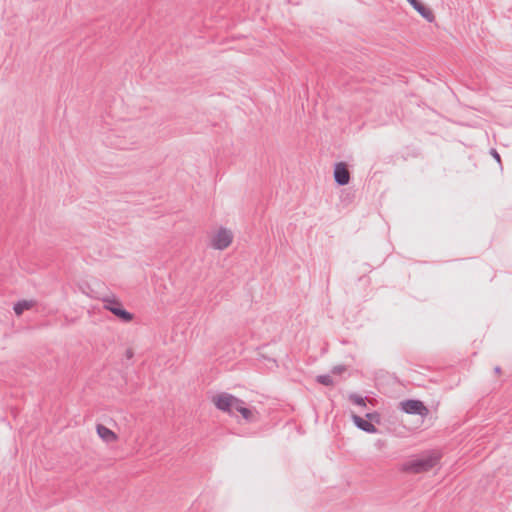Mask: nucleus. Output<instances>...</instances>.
<instances>
[{
	"instance_id": "obj_1",
	"label": "nucleus",
	"mask_w": 512,
	"mask_h": 512,
	"mask_svg": "<svg viewBox=\"0 0 512 512\" xmlns=\"http://www.w3.org/2000/svg\"><path fill=\"white\" fill-rule=\"evenodd\" d=\"M441 458L442 454L439 451L426 450L419 455L410 457L401 465L400 470L413 474L428 472L439 464Z\"/></svg>"
},
{
	"instance_id": "obj_2",
	"label": "nucleus",
	"mask_w": 512,
	"mask_h": 512,
	"mask_svg": "<svg viewBox=\"0 0 512 512\" xmlns=\"http://www.w3.org/2000/svg\"><path fill=\"white\" fill-rule=\"evenodd\" d=\"M102 302L103 308L111 312L122 323H130L133 320L134 314L125 309L118 298L106 296L102 298Z\"/></svg>"
},
{
	"instance_id": "obj_3",
	"label": "nucleus",
	"mask_w": 512,
	"mask_h": 512,
	"mask_svg": "<svg viewBox=\"0 0 512 512\" xmlns=\"http://www.w3.org/2000/svg\"><path fill=\"white\" fill-rule=\"evenodd\" d=\"M239 400L240 398L233 394L222 392L214 396L212 401L218 410L229 414L231 417H236L235 407L238 406Z\"/></svg>"
},
{
	"instance_id": "obj_4",
	"label": "nucleus",
	"mask_w": 512,
	"mask_h": 512,
	"mask_svg": "<svg viewBox=\"0 0 512 512\" xmlns=\"http://www.w3.org/2000/svg\"><path fill=\"white\" fill-rule=\"evenodd\" d=\"M399 409L406 414L421 417H425L429 413L427 406L419 399H405L399 403Z\"/></svg>"
},
{
	"instance_id": "obj_5",
	"label": "nucleus",
	"mask_w": 512,
	"mask_h": 512,
	"mask_svg": "<svg viewBox=\"0 0 512 512\" xmlns=\"http://www.w3.org/2000/svg\"><path fill=\"white\" fill-rule=\"evenodd\" d=\"M233 241V234L227 228L221 227L212 239V247L216 250H224Z\"/></svg>"
},
{
	"instance_id": "obj_6",
	"label": "nucleus",
	"mask_w": 512,
	"mask_h": 512,
	"mask_svg": "<svg viewBox=\"0 0 512 512\" xmlns=\"http://www.w3.org/2000/svg\"><path fill=\"white\" fill-rule=\"evenodd\" d=\"M333 176L337 185H347L350 182V172L348 170L347 164L343 161L335 163Z\"/></svg>"
},
{
	"instance_id": "obj_7",
	"label": "nucleus",
	"mask_w": 512,
	"mask_h": 512,
	"mask_svg": "<svg viewBox=\"0 0 512 512\" xmlns=\"http://www.w3.org/2000/svg\"><path fill=\"white\" fill-rule=\"evenodd\" d=\"M238 406L235 407L236 414L239 413L242 418L248 422H255L257 418V411L254 408L247 406L246 402L242 399L239 400Z\"/></svg>"
},
{
	"instance_id": "obj_8",
	"label": "nucleus",
	"mask_w": 512,
	"mask_h": 512,
	"mask_svg": "<svg viewBox=\"0 0 512 512\" xmlns=\"http://www.w3.org/2000/svg\"><path fill=\"white\" fill-rule=\"evenodd\" d=\"M407 2L429 23L435 21L432 10L420 0H407Z\"/></svg>"
},
{
	"instance_id": "obj_9",
	"label": "nucleus",
	"mask_w": 512,
	"mask_h": 512,
	"mask_svg": "<svg viewBox=\"0 0 512 512\" xmlns=\"http://www.w3.org/2000/svg\"><path fill=\"white\" fill-rule=\"evenodd\" d=\"M351 418H352L354 425L358 429H360L366 433H369V434H376L379 432V430L376 428V426L374 424L370 423L366 417L363 418L357 414H352Z\"/></svg>"
},
{
	"instance_id": "obj_10",
	"label": "nucleus",
	"mask_w": 512,
	"mask_h": 512,
	"mask_svg": "<svg viewBox=\"0 0 512 512\" xmlns=\"http://www.w3.org/2000/svg\"><path fill=\"white\" fill-rule=\"evenodd\" d=\"M96 432L98 436L106 443H112L117 440V434L112 431L110 428L106 427L103 424H97Z\"/></svg>"
},
{
	"instance_id": "obj_11",
	"label": "nucleus",
	"mask_w": 512,
	"mask_h": 512,
	"mask_svg": "<svg viewBox=\"0 0 512 512\" xmlns=\"http://www.w3.org/2000/svg\"><path fill=\"white\" fill-rule=\"evenodd\" d=\"M35 304L36 301L34 300H19L13 305V311L17 316H20L24 311L30 310Z\"/></svg>"
},
{
	"instance_id": "obj_12",
	"label": "nucleus",
	"mask_w": 512,
	"mask_h": 512,
	"mask_svg": "<svg viewBox=\"0 0 512 512\" xmlns=\"http://www.w3.org/2000/svg\"><path fill=\"white\" fill-rule=\"evenodd\" d=\"M349 400L357 406L366 407V398H364L356 393L349 394Z\"/></svg>"
},
{
	"instance_id": "obj_13",
	"label": "nucleus",
	"mask_w": 512,
	"mask_h": 512,
	"mask_svg": "<svg viewBox=\"0 0 512 512\" xmlns=\"http://www.w3.org/2000/svg\"><path fill=\"white\" fill-rule=\"evenodd\" d=\"M365 417L372 424H378L379 425L381 423V420H382L381 414L379 412H377V411L368 412V413L365 414Z\"/></svg>"
},
{
	"instance_id": "obj_14",
	"label": "nucleus",
	"mask_w": 512,
	"mask_h": 512,
	"mask_svg": "<svg viewBox=\"0 0 512 512\" xmlns=\"http://www.w3.org/2000/svg\"><path fill=\"white\" fill-rule=\"evenodd\" d=\"M316 382L324 386H331L333 385V378L329 374H322L316 377Z\"/></svg>"
},
{
	"instance_id": "obj_15",
	"label": "nucleus",
	"mask_w": 512,
	"mask_h": 512,
	"mask_svg": "<svg viewBox=\"0 0 512 512\" xmlns=\"http://www.w3.org/2000/svg\"><path fill=\"white\" fill-rule=\"evenodd\" d=\"M489 153L497 161V163L500 165V168L502 169L501 156L498 151L495 148H491Z\"/></svg>"
},
{
	"instance_id": "obj_16",
	"label": "nucleus",
	"mask_w": 512,
	"mask_h": 512,
	"mask_svg": "<svg viewBox=\"0 0 512 512\" xmlns=\"http://www.w3.org/2000/svg\"><path fill=\"white\" fill-rule=\"evenodd\" d=\"M346 370H347V367L345 365H337L332 368L331 372L333 374L338 375V374L345 372Z\"/></svg>"
},
{
	"instance_id": "obj_17",
	"label": "nucleus",
	"mask_w": 512,
	"mask_h": 512,
	"mask_svg": "<svg viewBox=\"0 0 512 512\" xmlns=\"http://www.w3.org/2000/svg\"><path fill=\"white\" fill-rule=\"evenodd\" d=\"M134 356V352L131 348H128L126 351H125V357L127 360H131Z\"/></svg>"
},
{
	"instance_id": "obj_18",
	"label": "nucleus",
	"mask_w": 512,
	"mask_h": 512,
	"mask_svg": "<svg viewBox=\"0 0 512 512\" xmlns=\"http://www.w3.org/2000/svg\"><path fill=\"white\" fill-rule=\"evenodd\" d=\"M494 372H495L496 374H500V373H501V367H500V366H496V367L494 368Z\"/></svg>"
}]
</instances>
